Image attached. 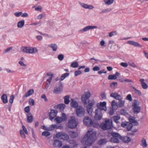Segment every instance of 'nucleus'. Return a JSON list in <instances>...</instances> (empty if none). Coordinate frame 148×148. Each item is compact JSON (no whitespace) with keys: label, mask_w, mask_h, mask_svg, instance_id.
I'll list each match as a JSON object with an SVG mask.
<instances>
[{"label":"nucleus","mask_w":148,"mask_h":148,"mask_svg":"<svg viewBox=\"0 0 148 148\" xmlns=\"http://www.w3.org/2000/svg\"><path fill=\"white\" fill-rule=\"evenodd\" d=\"M69 75V74L68 73H65L64 74H62L60 78V81H61L63 80L66 77H68Z\"/></svg>","instance_id":"nucleus-29"},{"label":"nucleus","mask_w":148,"mask_h":148,"mask_svg":"<svg viewBox=\"0 0 148 148\" xmlns=\"http://www.w3.org/2000/svg\"><path fill=\"white\" fill-rule=\"evenodd\" d=\"M20 134L22 138H25L26 137L24 134V132L22 130H21L20 131Z\"/></svg>","instance_id":"nucleus-50"},{"label":"nucleus","mask_w":148,"mask_h":148,"mask_svg":"<svg viewBox=\"0 0 148 148\" xmlns=\"http://www.w3.org/2000/svg\"><path fill=\"white\" fill-rule=\"evenodd\" d=\"M86 97H87V99H89L90 96V92L88 91H87L85 95H83Z\"/></svg>","instance_id":"nucleus-57"},{"label":"nucleus","mask_w":148,"mask_h":148,"mask_svg":"<svg viewBox=\"0 0 148 148\" xmlns=\"http://www.w3.org/2000/svg\"><path fill=\"white\" fill-rule=\"evenodd\" d=\"M58 58L60 60H62L64 58V55L63 54H60L58 55Z\"/></svg>","instance_id":"nucleus-54"},{"label":"nucleus","mask_w":148,"mask_h":148,"mask_svg":"<svg viewBox=\"0 0 148 148\" xmlns=\"http://www.w3.org/2000/svg\"><path fill=\"white\" fill-rule=\"evenodd\" d=\"M133 91H134V92L137 94H138L140 96L142 95L141 92L140 91L136 89L134 87L132 86Z\"/></svg>","instance_id":"nucleus-37"},{"label":"nucleus","mask_w":148,"mask_h":148,"mask_svg":"<svg viewBox=\"0 0 148 148\" xmlns=\"http://www.w3.org/2000/svg\"><path fill=\"white\" fill-rule=\"evenodd\" d=\"M71 66L73 68H77L79 66V64L76 62H73L71 64Z\"/></svg>","instance_id":"nucleus-38"},{"label":"nucleus","mask_w":148,"mask_h":148,"mask_svg":"<svg viewBox=\"0 0 148 148\" xmlns=\"http://www.w3.org/2000/svg\"><path fill=\"white\" fill-rule=\"evenodd\" d=\"M129 64L130 65V66L133 67H136L137 68L138 67L133 62H129Z\"/></svg>","instance_id":"nucleus-53"},{"label":"nucleus","mask_w":148,"mask_h":148,"mask_svg":"<svg viewBox=\"0 0 148 148\" xmlns=\"http://www.w3.org/2000/svg\"><path fill=\"white\" fill-rule=\"evenodd\" d=\"M111 105L113 108L115 109H116L117 108V103L115 102V100H113L111 103Z\"/></svg>","instance_id":"nucleus-39"},{"label":"nucleus","mask_w":148,"mask_h":148,"mask_svg":"<svg viewBox=\"0 0 148 148\" xmlns=\"http://www.w3.org/2000/svg\"><path fill=\"white\" fill-rule=\"evenodd\" d=\"M56 137L58 139H62L64 140H68L69 139L68 135L63 132H60L56 134Z\"/></svg>","instance_id":"nucleus-6"},{"label":"nucleus","mask_w":148,"mask_h":148,"mask_svg":"<svg viewBox=\"0 0 148 148\" xmlns=\"http://www.w3.org/2000/svg\"><path fill=\"white\" fill-rule=\"evenodd\" d=\"M85 113V110L82 106H79L76 109V114L79 117H81L84 116V115Z\"/></svg>","instance_id":"nucleus-7"},{"label":"nucleus","mask_w":148,"mask_h":148,"mask_svg":"<svg viewBox=\"0 0 148 148\" xmlns=\"http://www.w3.org/2000/svg\"><path fill=\"white\" fill-rule=\"evenodd\" d=\"M101 128L104 130L111 129L112 127V122H110L109 119L105 121L104 123H101L100 125Z\"/></svg>","instance_id":"nucleus-3"},{"label":"nucleus","mask_w":148,"mask_h":148,"mask_svg":"<svg viewBox=\"0 0 148 148\" xmlns=\"http://www.w3.org/2000/svg\"><path fill=\"white\" fill-rule=\"evenodd\" d=\"M118 84L117 82H112L110 84V86L112 88H113L115 86H117Z\"/></svg>","instance_id":"nucleus-48"},{"label":"nucleus","mask_w":148,"mask_h":148,"mask_svg":"<svg viewBox=\"0 0 148 148\" xmlns=\"http://www.w3.org/2000/svg\"><path fill=\"white\" fill-rule=\"evenodd\" d=\"M50 135V133L48 131H44L42 133V135L45 137H47L49 136Z\"/></svg>","instance_id":"nucleus-44"},{"label":"nucleus","mask_w":148,"mask_h":148,"mask_svg":"<svg viewBox=\"0 0 148 148\" xmlns=\"http://www.w3.org/2000/svg\"><path fill=\"white\" fill-rule=\"evenodd\" d=\"M121 137L120 140H122L124 143H128L131 141L130 138L127 136L123 137L121 136Z\"/></svg>","instance_id":"nucleus-20"},{"label":"nucleus","mask_w":148,"mask_h":148,"mask_svg":"<svg viewBox=\"0 0 148 148\" xmlns=\"http://www.w3.org/2000/svg\"><path fill=\"white\" fill-rule=\"evenodd\" d=\"M127 43L132 45H134L135 47H142V46L138 42H135L133 41H128L127 42Z\"/></svg>","instance_id":"nucleus-18"},{"label":"nucleus","mask_w":148,"mask_h":148,"mask_svg":"<svg viewBox=\"0 0 148 148\" xmlns=\"http://www.w3.org/2000/svg\"><path fill=\"white\" fill-rule=\"evenodd\" d=\"M129 123V122H122L121 124V126L123 127H126L127 126L129 125L128 123Z\"/></svg>","instance_id":"nucleus-45"},{"label":"nucleus","mask_w":148,"mask_h":148,"mask_svg":"<svg viewBox=\"0 0 148 148\" xmlns=\"http://www.w3.org/2000/svg\"><path fill=\"white\" fill-rule=\"evenodd\" d=\"M137 105V101L136 100H134L132 106L133 107L134 112L135 114L138 113L140 110V107Z\"/></svg>","instance_id":"nucleus-10"},{"label":"nucleus","mask_w":148,"mask_h":148,"mask_svg":"<svg viewBox=\"0 0 148 148\" xmlns=\"http://www.w3.org/2000/svg\"><path fill=\"white\" fill-rule=\"evenodd\" d=\"M112 10V9L111 8L109 9L107 8L105 9H104L101 11L100 12V14H102L103 13H106L108 12H110Z\"/></svg>","instance_id":"nucleus-46"},{"label":"nucleus","mask_w":148,"mask_h":148,"mask_svg":"<svg viewBox=\"0 0 148 148\" xmlns=\"http://www.w3.org/2000/svg\"><path fill=\"white\" fill-rule=\"evenodd\" d=\"M29 102L31 106H33L34 105V101L33 99H30L29 100Z\"/></svg>","instance_id":"nucleus-51"},{"label":"nucleus","mask_w":148,"mask_h":148,"mask_svg":"<svg viewBox=\"0 0 148 148\" xmlns=\"http://www.w3.org/2000/svg\"><path fill=\"white\" fill-rule=\"evenodd\" d=\"M120 114H121L125 115H127V112L126 110L122 109L121 110L120 112Z\"/></svg>","instance_id":"nucleus-47"},{"label":"nucleus","mask_w":148,"mask_h":148,"mask_svg":"<svg viewBox=\"0 0 148 148\" xmlns=\"http://www.w3.org/2000/svg\"><path fill=\"white\" fill-rule=\"evenodd\" d=\"M78 122L75 117L73 116H71L68 121V125L69 127L73 129L75 128L77 126Z\"/></svg>","instance_id":"nucleus-4"},{"label":"nucleus","mask_w":148,"mask_h":148,"mask_svg":"<svg viewBox=\"0 0 148 148\" xmlns=\"http://www.w3.org/2000/svg\"><path fill=\"white\" fill-rule=\"evenodd\" d=\"M117 100H119L118 105L120 107H121L124 106L125 104V101L122 100L121 97L119 99Z\"/></svg>","instance_id":"nucleus-30"},{"label":"nucleus","mask_w":148,"mask_h":148,"mask_svg":"<svg viewBox=\"0 0 148 148\" xmlns=\"http://www.w3.org/2000/svg\"><path fill=\"white\" fill-rule=\"evenodd\" d=\"M128 124L126 127L127 130V131L131 130L133 126L132 123L130 122L128 123Z\"/></svg>","instance_id":"nucleus-42"},{"label":"nucleus","mask_w":148,"mask_h":148,"mask_svg":"<svg viewBox=\"0 0 148 148\" xmlns=\"http://www.w3.org/2000/svg\"><path fill=\"white\" fill-rule=\"evenodd\" d=\"M27 121L28 123H31L33 120V116L32 114L29 113L27 114Z\"/></svg>","instance_id":"nucleus-16"},{"label":"nucleus","mask_w":148,"mask_h":148,"mask_svg":"<svg viewBox=\"0 0 148 148\" xmlns=\"http://www.w3.org/2000/svg\"><path fill=\"white\" fill-rule=\"evenodd\" d=\"M69 136L72 138H74L77 137L78 135V134L77 132L74 131H70L69 132Z\"/></svg>","instance_id":"nucleus-17"},{"label":"nucleus","mask_w":148,"mask_h":148,"mask_svg":"<svg viewBox=\"0 0 148 148\" xmlns=\"http://www.w3.org/2000/svg\"><path fill=\"white\" fill-rule=\"evenodd\" d=\"M117 78V77L113 75H110L108 77V79L109 80L115 79Z\"/></svg>","instance_id":"nucleus-40"},{"label":"nucleus","mask_w":148,"mask_h":148,"mask_svg":"<svg viewBox=\"0 0 148 148\" xmlns=\"http://www.w3.org/2000/svg\"><path fill=\"white\" fill-rule=\"evenodd\" d=\"M95 119L97 120H101L102 116V112L98 111L97 110H95Z\"/></svg>","instance_id":"nucleus-12"},{"label":"nucleus","mask_w":148,"mask_h":148,"mask_svg":"<svg viewBox=\"0 0 148 148\" xmlns=\"http://www.w3.org/2000/svg\"><path fill=\"white\" fill-rule=\"evenodd\" d=\"M57 111L55 110H51L49 114V118L50 120H52L57 115Z\"/></svg>","instance_id":"nucleus-13"},{"label":"nucleus","mask_w":148,"mask_h":148,"mask_svg":"<svg viewBox=\"0 0 148 148\" xmlns=\"http://www.w3.org/2000/svg\"><path fill=\"white\" fill-rule=\"evenodd\" d=\"M25 24V21L24 20H21L19 21L17 23V27L19 28L22 27Z\"/></svg>","instance_id":"nucleus-27"},{"label":"nucleus","mask_w":148,"mask_h":148,"mask_svg":"<svg viewBox=\"0 0 148 148\" xmlns=\"http://www.w3.org/2000/svg\"><path fill=\"white\" fill-rule=\"evenodd\" d=\"M107 142V140L105 138L101 139L97 142V144L99 145H101L105 144Z\"/></svg>","instance_id":"nucleus-26"},{"label":"nucleus","mask_w":148,"mask_h":148,"mask_svg":"<svg viewBox=\"0 0 148 148\" xmlns=\"http://www.w3.org/2000/svg\"><path fill=\"white\" fill-rule=\"evenodd\" d=\"M63 88V85L61 82H60L58 86L54 88L53 92L55 94L59 93L62 91Z\"/></svg>","instance_id":"nucleus-11"},{"label":"nucleus","mask_w":148,"mask_h":148,"mask_svg":"<svg viewBox=\"0 0 148 148\" xmlns=\"http://www.w3.org/2000/svg\"><path fill=\"white\" fill-rule=\"evenodd\" d=\"M94 103L95 102L93 100H89L88 101V104L86 107L87 111L90 115L92 114V112L93 108L92 107Z\"/></svg>","instance_id":"nucleus-9"},{"label":"nucleus","mask_w":148,"mask_h":148,"mask_svg":"<svg viewBox=\"0 0 148 148\" xmlns=\"http://www.w3.org/2000/svg\"><path fill=\"white\" fill-rule=\"evenodd\" d=\"M114 0H104V2L106 4L110 5L113 3Z\"/></svg>","instance_id":"nucleus-43"},{"label":"nucleus","mask_w":148,"mask_h":148,"mask_svg":"<svg viewBox=\"0 0 148 148\" xmlns=\"http://www.w3.org/2000/svg\"><path fill=\"white\" fill-rule=\"evenodd\" d=\"M54 147L60 148L62 146V142L59 140H55L53 144Z\"/></svg>","instance_id":"nucleus-14"},{"label":"nucleus","mask_w":148,"mask_h":148,"mask_svg":"<svg viewBox=\"0 0 148 148\" xmlns=\"http://www.w3.org/2000/svg\"><path fill=\"white\" fill-rule=\"evenodd\" d=\"M14 97L13 95H12L10 96V98L9 100V102L11 103L10 104H12L13 103V100H14Z\"/></svg>","instance_id":"nucleus-52"},{"label":"nucleus","mask_w":148,"mask_h":148,"mask_svg":"<svg viewBox=\"0 0 148 148\" xmlns=\"http://www.w3.org/2000/svg\"><path fill=\"white\" fill-rule=\"evenodd\" d=\"M96 132L92 130H89L83 138L82 143L88 146L91 145L96 138Z\"/></svg>","instance_id":"nucleus-1"},{"label":"nucleus","mask_w":148,"mask_h":148,"mask_svg":"<svg viewBox=\"0 0 148 148\" xmlns=\"http://www.w3.org/2000/svg\"><path fill=\"white\" fill-rule=\"evenodd\" d=\"M57 107L61 110H63L66 107V105L63 103L57 105Z\"/></svg>","instance_id":"nucleus-31"},{"label":"nucleus","mask_w":148,"mask_h":148,"mask_svg":"<svg viewBox=\"0 0 148 148\" xmlns=\"http://www.w3.org/2000/svg\"><path fill=\"white\" fill-rule=\"evenodd\" d=\"M129 120L130 121V123H135L136 125H138V123L133 118H129Z\"/></svg>","instance_id":"nucleus-41"},{"label":"nucleus","mask_w":148,"mask_h":148,"mask_svg":"<svg viewBox=\"0 0 148 148\" xmlns=\"http://www.w3.org/2000/svg\"><path fill=\"white\" fill-rule=\"evenodd\" d=\"M70 97L69 95H66L64 97V103L66 104H68L70 102Z\"/></svg>","instance_id":"nucleus-28"},{"label":"nucleus","mask_w":148,"mask_h":148,"mask_svg":"<svg viewBox=\"0 0 148 148\" xmlns=\"http://www.w3.org/2000/svg\"><path fill=\"white\" fill-rule=\"evenodd\" d=\"M116 34V31H112L110 32L109 34V36L110 37H112L114 35Z\"/></svg>","instance_id":"nucleus-63"},{"label":"nucleus","mask_w":148,"mask_h":148,"mask_svg":"<svg viewBox=\"0 0 148 148\" xmlns=\"http://www.w3.org/2000/svg\"><path fill=\"white\" fill-rule=\"evenodd\" d=\"M101 98L103 99H106V94L104 93H102L101 94Z\"/></svg>","instance_id":"nucleus-64"},{"label":"nucleus","mask_w":148,"mask_h":148,"mask_svg":"<svg viewBox=\"0 0 148 148\" xmlns=\"http://www.w3.org/2000/svg\"><path fill=\"white\" fill-rule=\"evenodd\" d=\"M21 50L23 52L29 53H34L37 51V50L36 49L29 47H22L21 48Z\"/></svg>","instance_id":"nucleus-5"},{"label":"nucleus","mask_w":148,"mask_h":148,"mask_svg":"<svg viewBox=\"0 0 148 148\" xmlns=\"http://www.w3.org/2000/svg\"><path fill=\"white\" fill-rule=\"evenodd\" d=\"M97 27V26H88L85 27H84L82 30H81L82 31L85 32H86L89 29H92L94 28H95Z\"/></svg>","instance_id":"nucleus-23"},{"label":"nucleus","mask_w":148,"mask_h":148,"mask_svg":"<svg viewBox=\"0 0 148 148\" xmlns=\"http://www.w3.org/2000/svg\"><path fill=\"white\" fill-rule=\"evenodd\" d=\"M82 74V72L80 71H75L74 73L75 76H77L79 75H80Z\"/></svg>","instance_id":"nucleus-58"},{"label":"nucleus","mask_w":148,"mask_h":148,"mask_svg":"<svg viewBox=\"0 0 148 148\" xmlns=\"http://www.w3.org/2000/svg\"><path fill=\"white\" fill-rule=\"evenodd\" d=\"M25 111L27 113H29L30 112V109L29 106H27L25 107L24 109Z\"/></svg>","instance_id":"nucleus-56"},{"label":"nucleus","mask_w":148,"mask_h":148,"mask_svg":"<svg viewBox=\"0 0 148 148\" xmlns=\"http://www.w3.org/2000/svg\"><path fill=\"white\" fill-rule=\"evenodd\" d=\"M106 103L105 101H103V102H100L99 104V105L100 106L102 107H103L104 108L106 107Z\"/></svg>","instance_id":"nucleus-49"},{"label":"nucleus","mask_w":148,"mask_h":148,"mask_svg":"<svg viewBox=\"0 0 148 148\" xmlns=\"http://www.w3.org/2000/svg\"><path fill=\"white\" fill-rule=\"evenodd\" d=\"M50 47L53 51H56L57 49V46L56 44H52L50 45Z\"/></svg>","instance_id":"nucleus-33"},{"label":"nucleus","mask_w":148,"mask_h":148,"mask_svg":"<svg viewBox=\"0 0 148 148\" xmlns=\"http://www.w3.org/2000/svg\"><path fill=\"white\" fill-rule=\"evenodd\" d=\"M110 134L112 137L110 140V141L112 143H119V139H120L121 138V136L119 134L115 132H111Z\"/></svg>","instance_id":"nucleus-2"},{"label":"nucleus","mask_w":148,"mask_h":148,"mask_svg":"<svg viewBox=\"0 0 148 148\" xmlns=\"http://www.w3.org/2000/svg\"><path fill=\"white\" fill-rule=\"evenodd\" d=\"M88 99H87V97H86L83 95L82 96V100L83 103L85 105L87 104V100Z\"/></svg>","instance_id":"nucleus-32"},{"label":"nucleus","mask_w":148,"mask_h":148,"mask_svg":"<svg viewBox=\"0 0 148 148\" xmlns=\"http://www.w3.org/2000/svg\"><path fill=\"white\" fill-rule=\"evenodd\" d=\"M96 106L97 108L95 110H97L98 111H99L101 112H102V111L103 110H104L105 111L106 110V107H105L104 108L100 106L99 105V103L97 104Z\"/></svg>","instance_id":"nucleus-25"},{"label":"nucleus","mask_w":148,"mask_h":148,"mask_svg":"<svg viewBox=\"0 0 148 148\" xmlns=\"http://www.w3.org/2000/svg\"><path fill=\"white\" fill-rule=\"evenodd\" d=\"M70 106L71 107L76 108L78 106V103L77 102L73 99H71L70 102Z\"/></svg>","instance_id":"nucleus-15"},{"label":"nucleus","mask_w":148,"mask_h":148,"mask_svg":"<svg viewBox=\"0 0 148 148\" xmlns=\"http://www.w3.org/2000/svg\"><path fill=\"white\" fill-rule=\"evenodd\" d=\"M22 128L23 129V131L24 132L25 134H28V132L27 131V129L25 127L24 125L22 126Z\"/></svg>","instance_id":"nucleus-61"},{"label":"nucleus","mask_w":148,"mask_h":148,"mask_svg":"<svg viewBox=\"0 0 148 148\" xmlns=\"http://www.w3.org/2000/svg\"><path fill=\"white\" fill-rule=\"evenodd\" d=\"M113 119L114 121L116 123H119L118 120L120 119V117L119 115L115 116L113 117Z\"/></svg>","instance_id":"nucleus-34"},{"label":"nucleus","mask_w":148,"mask_h":148,"mask_svg":"<svg viewBox=\"0 0 148 148\" xmlns=\"http://www.w3.org/2000/svg\"><path fill=\"white\" fill-rule=\"evenodd\" d=\"M55 120H56V121L57 123H61L62 121H63V119L62 117H57Z\"/></svg>","instance_id":"nucleus-35"},{"label":"nucleus","mask_w":148,"mask_h":148,"mask_svg":"<svg viewBox=\"0 0 148 148\" xmlns=\"http://www.w3.org/2000/svg\"><path fill=\"white\" fill-rule=\"evenodd\" d=\"M34 92V90L33 89H30L28 90L23 96V97H27L32 95Z\"/></svg>","instance_id":"nucleus-19"},{"label":"nucleus","mask_w":148,"mask_h":148,"mask_svg":"<svg viewBox=\"0 0 148 148\" xmlns=\"http://www.w3.org/2000/svg\"><path fill=\"white\" fill-rule=\"evenodd\" d=\"M111 97L114 98L116 99H119L120 98H121L120 95H119L117 93H112L110 95Z\"/></svg>","instance_id":"nucleus-21"},{"label":"nucleus","mask_w":148,"mask_h":148,"mask_svg":"<svg viewBox=\"0 0 148 148\" xmlns=\"http://www.w3.org/2000/svg\"><path fill=\"white\" fill-rule=\"evenodd\" d=\"M100 68L98 66H95L92 69L94 71H98L100 70Z\"/></svg>","instance_id":"nucleus-62"},{"label":"nucleus","mask_w":148,"mask_h":148,"mask_svg":"<svg viewBox=\"0 0 148 148\" xmlns=\"http://www.w3.org/2000/svg\"><path fill=\"white\" fill-rule=\"evenodd\" d=\"M1 98L3 103H6L8 102V97L6 94H3L1 96Z\"/></svg>","instance_id":"nucleus-24"},{"label":"nucleus","mask_w":148,"mask_h":148,"mask_svg":"<svg viewBox=\"0 0 148 148\" xmlns=\"http://www.w3.org/2000/svg\"><path fill=\"white\" fill-rule=\"evenodd\" d=\"M22 12H16L14 13V15L16 17H19L22 15Z\"/></svg>","instance_id":"nucleus-59"},{"label":"nucleus","mask_w":148,"mask_h":148,"mask_svg":"<svg viewBox=\"0 0 148 148\" xmlns=\"http://www.w3.org/2000/svg\"><path fill=\"white\" fill-rule=\"evenodd\" d=\"M83 121L84 123L88 127H91L92 126L95 127V123H93L91 119L89 117H85Z\"/></svg>","instance_id":"nucleus-8"},{"label":"nucleus","mask_w":148,"mask_h":148,"mask_svg":"<svg viewBox=\"0 0 148 148\" xmlns=\"http://www.w3.org/2000/svg\"><path fill=\"white\" fill-rule=\"evenodd\" d=\"M42 9V8L40 5H38V7H36L35 8V10H36L37 11H40V12L41 11Z\"/></svg>","instance_id":"nucleus-60"},{"label":"nucleus","mask_w":148,"mask_h":148,"mask_svg":"<svg viewBox=\"0 0 148 148\" xmlns=\"http://www.w3.org/2000/svg\"><path fill=\"white\" fill-rule=\"evenodd\" d=\"M126 99L129 100L130 101H132V98L130 94L128 95L126 97Z\"/></svg>","instance_id":"nucleus-55"},{"label":"nucleus","mask_w":148,"mask_h":148,"mask_svg":"<svg viewBox=\"0 0 148 148\" xmlns=\"http://www.w3.org/2000/svg\"><path fill=\"white\" fill-rule=\"evenodd\" d=\"M141 145L143 147H146L147 145V144L146 140L145 139L143 138L141 141Z\"/></svg>","instance_id":"nucleus-36"},{"label":"nucleus","mask_w":148,"mask_h":148,"mask_svg":"<svg viewBox=\"0 0 148 148\" xmlns=\"http://www.w3.org/2000/svg\"><path fill=\"white\" fill-rule=\"evenodd\" d=\"M144 79H140L139 81L141 83V86L143 89H147L148 88V86L147 84L144 82Z\"/></svg>","instance_id":"nucleus-22"}]
</instances>
